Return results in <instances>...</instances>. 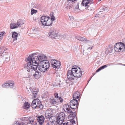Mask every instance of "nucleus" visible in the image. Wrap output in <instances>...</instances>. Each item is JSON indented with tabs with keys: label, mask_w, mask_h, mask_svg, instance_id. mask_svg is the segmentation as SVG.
Here are the masks:
<instances>
[{
	"label": "nucleus",
	"mask_w": 125,
	"mask_h": 125,
	"mask_svg": "<svg viewBox=\"0 0 125 125\" xmlns=\"http://www.w3.org/2000/svg\"><path fill=\"white\" fill-rule=\"evenodd\" d=\"M101 0H98V1H100Z\"/></svg>",
	"instance_id": "obj_53"
},
{
	"label": "nucleus",
	"mask_w": 125,
	"mask_h": 125,
	"mask_svg": "<svg viewBox=\"0 0 125 125\" xmlns=\"http://www.w3.org/2000/svg\"><path fill=\"white\" fill-rule=\"evenodd\" d=\"M76 38L77 40L81 41L87 43L88 45L89 46L90 45H92L93 43V42L91 40H88L85 38L81 37L80 36H76Z\"/></svg>",
	"instance_id": "obj_8"
},
{
	"label": "nucleus",
	"mask_w": 125,
	"mask_h": 125,
	"mask_svg": "<svg viewBox=\"0 0 125 125\" xmlns=\"http://www.w3.org/2000/svg\"><path fill=\"white\" fill-rule=\"evenodd\" d=\"M50 103L52 105H54L58 104V101L54 99H52L51 100Z\"/></svg>",
	"instance_id": "obj_26"
},
{
	"label": "nucleus",
	"mask_w": 125,
	"mask_h": 125,
	"mask_svg": "<svg viewBox=\"0 0 125 125\" xmlns=\"http://www.w3.org/2000/svg\"><path fill=\"white\" fill-rule=\"evenodd\" d=\"M24 24V22L21 19L18 20L16 23V24L17 25L18 27H21V25Z\"/></svg>",
	"instance_id": "obj_23"
},
{
	"label": "nucleus",
	"mask_w": 125,
	"mask_h": 125,
	"mask_svg": "<svg viewBox=\"0 0 125 125\" xmlns=\"http://www.w3.org/2000/svg\"><path fill=\"white\" fill-rule=\"evenodd\" d=\"M102 70L101 67H100L96 71V72H99L100 71Z\"/></svg>",
	"instance_id": "obj_41"
},
{
	"label": "nucleus",
	"mask_w": 125,
	"mask_h": 125,
	"mask_svg": "<svg viewBox=\"0 0 125 125\" xmlns=\"http://www.w3.org/2000/svg\"><path fill=\"white\" fill-rule=\"evenodd\" d=\"M30 104L27 102H25L24 104L23 108L24 109H28L30 107Z\"/></svg>",
	"instance_id": "obj_27"
},
{
	"label": "nucleus",
	"mask_w": 125,
	"mask_h": 125,
	"mask_svg": "<svg viewBox=\"0 0 125 125\" xmlns=\"http://www.w3.org/2000/svg\"><path fill=\"white\" fill-rule=\"evenodd\" d=\"M42 64L44 67V68L48 70L50 67V63L47 60L44 61L42 62Z\"/></svg>",
	"instance_id": "obj_20"
},
{
	"label": "nucleus",
	"mask_w": 125,
	"mask_h": 125,
	"mask_svg": "<svg viewBox=\"0 0 125 125\" xmlns=\"http://www.w3.org/2000/svg\"><path fill=\"white\" fill-rule=\"evenodd\" d=\"M69 18L70 19L73 18V16H69Z\"/></svg>",
	"instance_id": "obj_50"
},
{
	"label": "nucleus",
	"mask_w": 125,
	"mask_h": 125,
	"mask_svg": "<svg viewBox=\"0 0 125 125\" xmlns=\"http://www.w3.org/2000/svg\"><path fill=\"white\" fill-rule=\"evenodd\" d=\"M39 92V89H36V92L35 91H31L33 95V96L34 98L37 97L38 96L37 93Z\"/></svg>",
	"instance_id": "obj_24"
},
{
	"label": "nucleus",
	"mask_w": 125,
	"mask_h": 125,
	"mask_svg": "<svg viewBox=\"0 0 125 125\" xmlns=\"http://www.w3.org/2000/svg\"><path fill=\"white\" fill-rule=\"evenodd\" d=\"M37 68L40 71L42 72H44L46 71H48L46 68H45L44 67L42 64L39 65L38 64L37 65Z\"/></svg>",
	"instance_id": "obj_19"
},
{
	"label": "nucleus",
	"mask_w": 125,
	"mask_h": 125,
	"mask_svg": "<svg viewBox=\"0 0 125 125\" xmlns=\"http://www.w3.org/2000/svg\"><path fill=\"white\" fill-rule=\"evenodd\" d=\"M25 119H28V118H26L24 117L22 118L23 120H25Z\"/></svg>",
	"instance_id": "obj_51"
},
{
	"label": "nucleus",
	"mask_w": 125,
	"mask_h": 125,
	"mask_svg": "<svg viewBox=\"0 0 125 125\" xmlns=\"http://www.w3.org/2000/svg\"><path fill=\"white\" fill-rule=\"evenodd\" d=\"M4 48L3 47H0V54H1L2 53H3V55H4Z\"/></svg>",
	"instance_id": "obj_36"
},
{
	"label": "nucleus",
	"mask_w": 125,
	"mask_h": 125,
	"mask_svg": "<svg viewBox=\"0 0 125 125\" xmlns=\"http://www.w3.org/2000/svg\"><path fill=\"white\" fill-rule=\"evenodd\" d=\"M51 62L52 67L56 69V71L58 70L60 68L61 62L59 61H57L55 59H52Z\"/></svg>",
	"instance_id": "obj_6"
},
{
	"label": "nucleus",
	"mask_w": 125,
	"mask_h": 125,
	"mask_svg": "<svg viewBox=\"0 0 125 125\" xmlns=\"http://www.w3.org/2000/svg\"><path fill=\"white\" fill-rule=\"evenodd\" d=\"M58 34L56 31H54L52 30L50 31L48 34L50 37L53 38L57 36L58 35Z\"/></svg>",
	"instance_id": "obj_17"
},
{
	"label": "nucleus",
	"mask_w": 125,
	"mask_h": 125,
	"mask_svg": "<svg viewBox=\"0 0 125 125\" xmlns=\"http://www.w3.org/2000/svg\"><path fill=\"white\" fill-rule=\"evenodd\" d=\"M80 94L77 91L74 93L73 95V99H78L80 96Z\"/></svg>",
	"instance_id": "obj_21"
},
{
	"label": "nucleus",
	"mask_w": 125,
	"mask_h": 125,
	"mask_svg": "<svg viewBox=\"0 0 125 125\" xmlns=\"http://www.w3.org/2000/svg\"><path fill=\"white\" fill-rule=\"evenodd\" d=\"M41 102L40 101V100H39V101H38L37 102V103L36 104V108L37 109L39 107V106H39V105H40V104H41Z\"/></svg>",
	"instance_id": "obj_37"
},
{
	"label": "nucleus",
	"mask_w": 125,
	"mask_h": 125,
	"mask_svg": "<svg viewBox=\"0 0 125 125\" xmlns=\"http://www.w3.org/2000/svg\"><path fill=\"white\" fill-rule=\"evenodd\" d=\"M65 114L63 112H61L59 114L57 119L58 121H61V123L63 122V121L65 119Z\"/></svg>",
	"instance_id": "obj_10"
},
{
	"label": "nucleus",
	"mask_w": 125,
	"mask_h": 125,
	"mask_svg": "<svg viewBox=\"0 0 125 125\" xmlns=\"http://www.w3.org/2000/svg\"><path fill=\"white\" fill-rule=\"evenodd\" d=\"M54 95L56 98H58L59 100H60L61 98V97L58 96V94L57 93H54Z\"/></svg>",
	"instance_id": "obj_34"
},
{
	"label": "nucleus",
	"mask_w": 125,
	"mask_h": 125,
	"mask_svg": "<svg viewBox=\"0 0 125 125\" xmlns=\"http://www.w3.org/2000/svg\"><path fill=\"white\" fill-rule=\"evenodd\" d=\"M4 59H5L4 61V62L5 63V62H6L8 61L10 59L9 57V56L8 57L6 56H5L3 58Z\"/></svg>",
	"instance_id": "obj_32"
},
{
	"label": "nucleus",
	"mask_w": 125,
	"mask_h": 125,
	"mask_svg": "<svg viewBox=\"0 0 125 125\" xmlns=\"http://www.w3.org/2000/svg\"><path fill=\"white\" fill-rule=\"evenodd\" d=\"M107 8L106 7L104 8H103V10L105 11L106 10L107 11Z\"/></svg>",
	"instance_id": "obj_43"
},
{
	"label": "nucleus",
	"mask_w": 125,
	"mask_h": 125,
	"mask_svg": "<svg viewBox=\"0 0 125 125\" xmlns=\"http://www.w3.org/2000/svg\"><path fill=\"white\" fill-rule=\"evenodd\" d=\"M36 89H33L32 91H35V92H36Z\"/></svg>",
	"instance_id": "obj_49"
},
{
	"label": "nucleus",
	"mask_w": 125,
	"mask_h": 125,
	"mask_svg": "<svg viewBox=\"0 0 125 125\" xmlns=\"http://www.w3.org/2000/svg\"><path fill=\"white\" fill-rule=\"evenodd\" d=\"M90 80H89L88 81H88V82H89L90 81Z\"/></svg>",
	"instance_id": "obj_54"
},
{
	"label": "nucleus",
	"mask_w": 125,
	"mask_h": 125,
	"mask_svg": "<svg viewBox=\"0 0 125 125\" xmlns=\"http://www.w3.org/2000/svg\"><path fill=\"white\" fill-rule=\"evenodd\" d=\"M14 85V82L13 81H10L9 83H4L2 86V87L4 88H12Z\"/></svg>",
	"instance_id": "obj_11"
},
{
	"label": "nucleus",
	"mask_w": 125,
	"mask_h": 125,
	"mask_svg": "<svg viewBox=\"0 0 125 125\" xmlns=\"http://www.w3.org/2000/svg\"><path fill=\"white\" fill-rule=\"evenodd\" d=\"M63 108L65 112L68 114H70L72 112V110L70 109L69 106L68 104H65L63 107Z\"/></svg>",
	"instance_id": "obj_13"
},
{
	"label": "nucleus",
	"mask_w": 125,
	"mask_h": 125,
	"mask_svg": "<svg viewBox=\"0 0 125 125\" xmlns=\"http://www.w3.org/2000/svg\"><path fill=\"white\" fill-rule=\"evenodd\" d=\"M114 50L117 52H120L121 51H123L125 48V47L123 43L119 42L116 43L114 47Z\"/></svg>",
	"instance_id": "obj_5"
},
{
	"label": "nucleus",
	"mask_w": 125,
	"mask_h": 125,
	"mask_svg": "<svg viewBox=\"0 0 125 125\" xmlns=\"http://www.w3.org/2000/svg\"><path fill=\"white\" fill-rule=\"evenodd\" d=\"M76 71L75 68L72 67L71 70H68L67 73V78L69 81L74 80L75 78L74 72Z\"/></svg>",
	"instance_id": "obj_4"
},
{
	"label": "nucleus",
	"mask_w": 125,
	"mask_h": 125,
	"mask_svg": "<svg viewBox=\"0 0 125 125\" xmlns=\"http://www.w3.org/2000/svg\"><path fill=\"white\" fill-rule=\"evenodd\" d=\"M39 106L38 108H39L40 110H42L43 107V105H42V103H41V104H40V105H39V106Z\"/></svg>",
	"instance_id": "obj_38"
},
{
	"label": "nucleus",
	"mask_w": 125,
	"mask_h": 125,
	"mask_svg": "<svg viewBox=\"0 0 125 125\" xmlns=\"http://www.w3.org/2000/svg\"><path fill=\"white\" fill-rule=\"evenodd\" d=\"M37 10H34L33 9H31V15H33L34 14V13H36L37 12Z\"/></svg>",
	"instance_id": "obj_35"
},
{
	"label": "nucleus",
	"mask_w": 125,
	"mask_h": 125,
	"mask_svg": "<svg viewBox=\"0 0 125 125\" xmlns=\"http://www.w3.org/2000/svg\"><path fill=\"white\" fill-rule=\"evenodd\" d=\"M95 74V73H94L93 74V75H94Z\"/></svg>",
	"instance_id": "obj_56"
},
{
	"label": "nucleus",
	"mask_w": 125,
	"mask_h": 125,
	"mask_svg": "<svg viewBox=\"0 0 125 125\" xmlns=\"http://www.w3.org/2000/svg\"><path fill=\"white\" fill-rule=\"evenodd\" d=\"M75 121L74 120H73L72 121V123L73 124H75Z\"/></svg>",
	"instance_id": "obj_45"
},
{
	"label": "nucleus",
	"mask_w": 125,
	"mask_h": 125,
	"mask_svg": "<svg viewBox=\"0 0 125 125\" xmlns=\"http://www.w3.org/2000/svg\"><path fill=\"white\" fill-rule=\"evenodd\" d=\"M60 101L61 103H62L63 102V99L62 98H61V99H60Z\"/></svg>",
	"instance_id": "obj_46"
},
{
	"label": "nucleus",
	"mask_w": 125,
	"mask_h": 125,
	"mask_svg": "<svg viewBox=\"0 0 125 125\" xmlns=\"http://www.w3.org/2000/svg\"><path fill=\"white\" fill-rule=\"evenodd\" d=\"M31 106L32 107V108H36V104L34 105L33 104H31Z\"/></svg>",
	"instance_id": "obj_39"
},
{
	"label": "nucleus",
	"mask_w": 125,
	"mask_h": 125,
	"mask_svg": "<svg viewBox=\"0 0 125 125\" xmlns=\"http://www.w3.org/2000/svg\"><path fill=\"white\" fill-rule=\"evenodd\" d=\"M93 3V0H84L82 3L83 6H85L86 9L89 10L90 5Z\"/></svg>",
	"instance_id": "obj_9"
},
{
	"label": "nucleus",
	"mask_w": 125,
	"mask_h": 125,
	"mask_svg": "<svg viewBox=\"0 0 125 125\" xmlns=\"http://www.w3.org/2000/svg\"><path fill=\"white\" fill-rule=\"evenodd\" d=\"M45 118L42 115L38 116L37 118V121L40 125H42L44 123Z\"/></svg>",
	"instance_id": "obj_18"
},
{
	"label": "nucleus",
	"mask_w": 125,
	"mask_h": 125,
	"mask_svg": "<svg viewBox=\"0 0 125 125\" xmlns=\"http://www.w3.org/2000/svg\"><path fill=\"white\" fill-rule=\"evenodd\" d=\"M47 57L44 54H41L38 56L34 57L32 61V63L35 64V65H37L41 62H42L46 60Z\"/></svg>",
	"instance_id": "obj_3"
},
{
	"label": "nucleus",
	"mask_w": 125,
	"mask_h": 125,
	"mask_svg": "<svg viewBox=\"0 0 125 125\" xmlns=\"http://www.w3.org/2000/svg\"><path fill=\"white\" fill-rule=\"evenodd\" d=\"M1 36H0V39H1Z\"/></svg>",
	"instance_id": "obj_55"
},
{
	"label": "nucleus",
	"mask_w": 125,
	"mask_h": 125,
	"mask_svg": "<svg viewBox=\"0 0 125 125\" xmlns=\"http://www.w3.org/2000/svg\"><path fill=\"white\" fill-rule=\"evenodd\" d=\"M16 23H11L10 24V28L11 29H14L18 28Z\"/></svg>",
	"instance_id": "obj_28"
},
{
	"label": "nucleus",
	"mask_w": 125,
	"mask_h": 125,
	"mask_svg": "<svg viewBox=\"0 0 125 125\" xmlns=\"http://www.w3.org/2000/svg\"><path fill=\"white\" fill-rule=\"evenodd\" d=\"M78 68L79 70L77 69V68H75L76 71H75V72H74L75 78L76 77L79 78L81 77L82 75V72L80 68L78 67Z\"/></svg>",
	"instance_id": "obj_12"
},
{
	"label": "nucleus",
	"mask_w": 125,
	"mask_h": 125,
	"mask_svg": "<svg viewBox=\"0 0 125 125\" xmlns=\"http://www.w3.org/2000/svg\"><path fill=\"white\" fill-rule=\"evenodd\" d=\"M35 54V53L32 54L31 56L29 55L27 58V64L24 65V69L27 70L28 72H31L33 71V69H35L37 68V65H35V64L32 63V61L33 58V56Z\"/></svg>",
	"instance_id": "obj_1"
},
{
	"label": "nucleus",
	"mask_w": 125,
	"mask_h": 125,
	"mask_svg": "<svg viewBox=\"0 0 125 125\" xmlns=\"http://www.w3.org/2000/svg\"><path fill=\"white\" fill-rule=\"evenodd\" d=\"M40 5V6H41V5H40H40Z\"/></svg>",
	"instance_id": "obj_57"
},
{
	"label": "nucleus",
	"mask_w": 125,
	"mask_h": 125,
	"mask_svg": "<svg viewBox=\"0 0 125 125\" xmlns=\"http://www.w3.org/2000/svg\"><path fill=\"white\" fill-rule=\"evenodd\" d=\"M124 65L125 66V65Z\"/></svg>",
	"instance_id": "obj_59"
},
{
	"label": "nucleus",
	"mask_w": 125,
	"mask_h": 125,
	"mask_svg": "<svg viewBox=\"0 0 125 125\" xmlns=\"http://www.w3.org/2000/svg\"><path fill=\"white\" fill-rule=\"evenodd\" d=\"M75 0H67V2H66L67 4V6L66 7V9L67 10L68 9H72L73 7V4L72 2H69V1L73 2Z\"/></svg>",
	"instance_id": "obj_15"
},
{
	"label": "nucleus",
	"mask_w": 125,
	"mask_h": 125,
	"mask_svg": "<svg viewBox=\"0 0 125 125\" xmlns=\"http://www.w3.org/2000/svg\"><path fill=\"white\" fill-rule=\"evenodd\" d=\"M7 54H8V52L7 53Z\"/></svg>",
	"instance_id": "obj_58"
},
{
	"label": "nucleus",
	"mask_w": 125,
	"mask_h": 125,
	"mask_svg": "<svg viewBox=\"0 0 125 125\" xmlns=\"http://www.w3.org/2000/svg\"><path fill=\"white\" fill-rule=\"evenodd\" d=\"M123 42L124 43H123V44H124V45L125 46V39H123Z\"/></svg>",
	"instance_id": "obj_44"
},
{
	"label": "nucleus",
	"mask_w": 125,
	"mask_h": 125,
	"mask_svg": "<svg viewBox=\"0 0 125 125\" xmlns=\"http://www.w3.org/2000/svg\"><path fill=\"white\" fill-rule=\"evenodd\" d=\"M29 124H31V125H35L36 124V121L34 119H31V118L29 119L28 122Z\"/></svg>",
	"instance_id": "obj_25"
},
{
	"label": "nucleus",
	"mask_w": 125,
	"mask_h": 125,
	"mask_svg": "<svg viewBox=\"0 0 125 125\" xmlns=\"http://www.w3.org/2000/svg\"><path fill=\"white\" fill-rule=\"evenodd\" d=\"M3 32H1V33L0 34V36H1V39H2V36L3 35Z\"/></svg>",
	"instance_id": "obj_42"
},
{
	"label": "nucleus",
	"mask_w": 125,
	"mask_h": 125,
	"mask_svg": "<svg viewBox=\"0 0 125 125\" xmlns=\"http://www.w3.org/2000/svg\"><path fill=\"white\" fill-rule=\"evenodd\" d=\"M18 36V33L16 32H13L12 33V38H13V41L17 40Z\"/></svg>",
	"instance_id": "obj_22"
},
{
	"label": "nucleus",
	"mask_w": 125,
	"mask_h": 125,
	"mask_svg": "<svg viewBox=\"0 0 125 125\" xmlns=\"http://www.w3.org/2000/svg\"><path fill=\"white\" fill-rule=\"evenodd\" d=\"M92 77H91V78H90V80L92 78Z\"/></svg>",
	"instance_id": "obj_52"
},
{
	"label": "nucleus",
	"mask_w": 125,
	"mask_h": 125,
	"mask_svg": "<svg viewBox=\"0 0 125 125\" xmlns=\"http://www.w3.org/2000/svg\"><path fill=\"white\" fill-rule=\"evenodd\" d=\"M37 70V68H36L35 69H33L32 71H35V73L33 74V76L35 78L37 79L41 77V74L40 72Z\"/></svg>",
	"instance_id": "obj_16"
},
{
	"label": "nucleus",
	"mask_w": 125,
	"mask_h": 125,
	"mask_svg": "<svg viewBox=\"0 0 125 125\" xmlns=\"http://www.w3.org/2000/svg\"><path fill=\"white\" fill-rule=\"evenodd\" d=\"M38 101H39V100L38 99H35L32 101L31 104L36 105V104L37 102Z\"/></svg>",
	"instance_id": "obj_31"
},
{
	"label": "nucleus",
	"mask_w": 125,
	"mask_h": 125,
	"mask_svg": "<svg viewBox=\"0 0 125 125\" xmlns=\"http://www.w3.org/2000/svg\"><path fill=\"white\" fill-rule=\"evenodd\" d=\"M93 47V46H92V47H89L88 48V49H90V50H91V49H92V47Z\"/></svg>",
	"instance_id": "obj_48"
},
{
	"label": "nucleus",
	"mask_w": 125,
	"mask_h": 125,
	"mask_svg": "<svg viewBox=\"0 0 125 125\" xmlns=\"http://www.w3.org/2000/svg\"><path fill=\"white\" fill-rule=\"evenodd\" d=\"M51 112V110H47L46 111L45 113V117L46 119H49L50 120V119L53 118V116H52Z\"/></svg>",
	"instance_id": "obj_14"
},
{
	"label": "nucleus",
	"mask_w": 125,
	"mask_h": 125,
	"mask_svg": "<svg viewBox=\"0 0 125 125\" xmlns=\"http://www.w3.org/2000/svg\"><path fill=\"white\" fill-rule=\"evenodd\" d=\"M26 124L24 122H22V123H19V122L16 123L15 125H26Z\"/></svg>",
	"instance_id": "obj_33"
},
{
	"label": "nucleus",
	"mask_w": 125,
	"mask_h": 125,
	"mask_svg": "<svg viewBox=\"0 0 125 125\" xmlns=\"http://www.w3.org/2000/svg\"><path fill=\"white\" fill-rule=\"evenodd\" d=\"M107 67V66L106 65H103L101 67V69H103Z\"/></svg>",
	"instance_id": "obj_40"
},
{
	"label": "nucleus",
	"mask_w": 125,
	"mask_h": 125,
	"mask_svg": "<svg viewBox=\"0 0 125 125\" xmlns=\"http://www.w3.org/2000/svg\"><path fill=\"white\" fill-rule=\"evenodd\" d=\"M51 14V19L47 16H42L41 18V24L43 26H49L52 24V21L55 20V17L53 14Z\"/></svg>",
	"instance_id": "obj_2"
},
{
	"label": "nucleus",
	"mask_w": 125,
	"mask_h": 125,
	"mask_svg": "<svg viewBox=\"0 0 125 125\" xmlns=\"http://www.w3.org/2000/svg\"><path fill=\"white\" fill-rule=\"evenodd\" d=\"M75 113L76 112H73L72 111V112L70 114H70L69 116L71 117H72V118H73L76 116Z\"/></svg>",
	"instance_id": "obj_29"
},
{
	"label": "nucleus",
	"mask_w": 125,
	"mask_h": 125,
	"mask_svg": "<svg viewBox=\"0 0 125 125\" xmlns=\"http://www.w3.org/2000/svg\"><path fill=\"white\" fill-rule=\"evenodd\" d=\"M78 101L76 99H73L70 102V108L73 109H77L79 105Z\"/></svg>",
	"instance_id": "obj_7"
},
{
	"label": "nucleus",
	"mask_w": 125,
	"mask_h": 125,
	"mask_svg": "<svg viewBox=\"0 0 125 125\" xmlns=\"http://www.w3.org/2000/svg\"><path fill=\"white\" fill-rule=\"evenodd\" d=\"M29 89L30 91H32L33 90V89H32V88L31 87H30L29 88Z\"/></svg>",
	"instance_id": "obj_47"
},
{
	"label": "nucleus",
	"mask_w": 125,
	"mask_h": 125,
	"mask_svg": "<svg viewBox=\"0 0 125 125\" xmlns=\"http://www.w3.org/2000/svg\"><path fill=\"white\" fill-rule=\"evenodd\" d=\"M113 48L114 47L113 46H111V47H110L108 48V51L109 52L111 53L112 52Z\"/></svg>",
	"instance_id": "obj_30"
}]
</instances>
